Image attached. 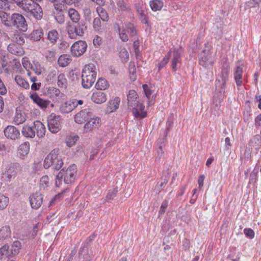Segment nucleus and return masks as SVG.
<instances>
[{
  "mask_svg": "<svg viewBox=\"0 0 261 261\" xmlns=\"http://www.w3.org/2000/svg\"><path fill=\"white\" fill-rule=\"evenodd\" d=\"M76 172L77 168L75 164L70 166L67 169H62L56 176V186H61L63 181L67 185L74 182L76 178Z\"/></svg>",
  "mask_w": 261,
  "mask_h": 261,
  "instance_id": "obj_1",
  "label": "nucleus"
},
{
  "mask_svg": "<svg viewBox=\"0 0 261 261\" xmlns=\"http://www.w3.org/2000/svg\"><path fill=\"white\" fill-rule=\"evenodd\" d=\"M22 9L27 13V16L30 18H34L36 20H41L43 16V12L41 6L32 0L28 1Z\"/></svg>",
  "mask_w": 261,
  "mask_h": 261,
  "instance_id": "obj_2",
  "label": "nucleus"
},
{
  "mask_svg": "<svg viewBox=\"0 0 261 261\" xmlns=\"http://www.w3.org/2000/svg\"><path fill=\"white\" fill-rule=\"evenodd\" d=\"M87 29L86 23L83 20L74 24L70 21H68L66 23V29L71 39H75L77 36H82Z\"/></svg>",
  "mask_w": 261,
  "mask_h": 261,
  "instance_id": "obj_3",
  "label": "nucleus"
},
{
  "mask_svg": "<svg viewBox=\"0 0 261 261\" xmlns=\"http://www.w3.org/2000/svg\"><path fill=\"white\" fill-rule=\"evenodd\" d=\"M96 79V72L92 70L90 65L85 66L83 70L82 84L84 88H90Z\"/></svg>",
  "mask_w": 261,
  "mask_h": 261,
  "instance_id": "obj_4",
  "label": "nucleus"
},
{
  "mask_svg": "<svg viewBox=\"0 0 261 261\" xmlns=\"http://www.w3.org/2000/svg\"><path fill=\"white\" fill-rule=\"evenodd\" d=\"M21 248V244L18 241H14L10 247L4 245L0 248V257L5 255L10 258L13 255L17 254Z\"/></svg>",
  "mask_w": 261,
  "mask_h": 261,
  "instance_id": "obj_5",
  "label": "nucleus"
},
{
  "mask_svg": "<svg viewBox=\"0 0 261 261\" xmlns=\"http://www.w3.org/2000/svg\"><path fill=\"white\" fill-rule=\"evenodd\" d=\"M10 27H14L22 32H25L28 30V23L25 17L18 13H14L11 15Z\"/></svg>",
  "mask_w": 261,
  "mask_h": 261,
  "instance_id": "obj_6",
  "label": "nucleus"
},
{
  "mask_svg": "<svg viewBox=\"0 0 261 261\" xmlns=\"http://www.w3.org/2000/svg\"><path fill=\"white\" fill-rule=\"evenodd\" d=\"M199 61L200 65L204 69L211 70L213 68L214 60L209 50H203L200 54Z\"/></svg>",
  "mask_w": 261,
  "mask_h": 261,
  "instance_id": "obj_7",
  "label": "nucleus"
},
{
  "mask_svg": "<svg viewBox=\"0 0 261 261\" xmlns=\"http://www.w3.org/2000/svg\"><path fill=\"white\" fill-rule=\"evenodd\" d=\"M115 25H116V24ZM117 26L120 38L124 42H126L128 40V37L126 33V30L128 33H129L131 36H134L137 34V31L134 24L130 22L125 23V28H121L118 24H117Z\"/></svg>",
  "mask_w": 261,
  "mask_h": 261,
  "instance_id": "obj_8",
  "label": "nucleus"
},
{
  "mask_svg": "<svg viewBox=\"0 0 261 261\" xmlns=\"http://www.w3.org/2000/svg\"><path fill=\"white\" fill-rule=\"evenodd\" d=\"M87 48V44L84 41H77L70 47L72 55L74 57H80L84 54Z\"/></svg>",
  "mask_w": 261,
  "mask_h": 261,
  "instance_id": "obj_9",
  "label": "nucleus"
},
{
  "mask_svg": "<svg viewBox=\"0 0 261 261\" xmlns=\"http://www.w3.org/2000/svg\"><path fill=\"white\" fill-rule=\"evenodd\" d=\"M61 117L51 114L48 118V129L50 132L56 134L59 132L61 128Z\"/></svg>",
  "mask_w": 261,
  "mask_h": 261,
  "instance_id": "obj_10",
  "label": "nucleus"
},
{
  "mask_svg": "<svg viewBox=\"0 0 261 261\" xmlns=\"http://www.w3.org/2000/svg\"><path fill=\"white\" fill-rule=\"evenodd\" d=\"M93 116L92 110L90 108H87L77 113L75 116L74 119L76 123L82 124L87 122L91 118L90 117Z\"/></svg>",
  "mask_w": 261,
  "mask_h": 261,
  "instance_id": "obj_11",
  "label": "nucleus"
},
{
  "mask_svg": "<svg viewBox=\"0 0 261 261\" xmlns=\"http://www.w3.org/2000/svg\"><path fill=\"white\" fill-rule=\"evenodd\" d=\"M130 109L132 110L133 115L137 118L142 119L147 115V113L144 110V106L141 102L136 103L134 106H132Z\"/></svg>",
  "mask_w": 261,
  "mask_h": 261,
  "instance_id": "obj_12",
  "label": "nucleus"
},
{
  "mask_svg": "<svg viewBox=\"0 0 261 261\" xmlns=\"http://www.w3.org/2000/svg\"><path fill=\"white\" fill-rule=\"evenodd\" d=\"M4 132L5 136L7 138L12 140L18 139L20 135L18 129L13 125H8L5 128Z\"/></svg>",
  "mask_w": 261,
  "mask_h": 261,
  "instance_id": "obj_13",
  "label": "nucleus"
},
{
  "mask_svg": "<svg viewBox=\"0 0 261 261\" xmlns=\"http://www.w3.org/2000/svg\"><path fill=\"white\" fill-rule=\"evenodd\" d=\"M87 121L86 123L84 125V128L86 129L87 132H90L93 129L97 128L100 124V119L98 117H95L93 115V117Z\"/></svg>",
  "mask_w": 261,
  "mask_h": 261,
  "instance_id": "obj_14",
  "label": "nucleus"
},
{
  "mask_svg": "<svg viewBox=\"0 0 261 261\" xmlns=\"http://www.w3.org/2000/svg\"><path fill=\"white\" fill-rule=\"evenodd\" d=\"M43 202L42 195L38 193L31 195L30 197V202L33 208L37 209L40 207Z\"/></svg>",
  "mask_w": 261,
  "mask_h": 261,
  "instance_id": "obj_15",
  "label": "nucleus"
},
{
  "mask_svg": "<svg viewBox=\"0 0 261 261\" xmlns=\"http://www.w3.org/2000/svg\"><path fill=\"white\" fill-rule=\"evenodd\" d=\"M30 97L33 102L42 109H46L50 102L49 100L41 98L36 93L31 94Z\"/></svg>",
  "mask_w": 261,
  "mask_h": 261,
  "instance_id": "obj_16",
  "label": "nucleus"
},
{
  "mask_svg": "<svg viewBox=\"0 0 261 261\" xmlns=\"http://www.w3.org/2000/svg\"><path fill=\"white\" fill-rule=\"evenodd\" d=\"M8 51L12 54L16 56H22L24 51L20 44L15 43H10L8 46Z\"/></svg>",
  "mask_w": 261,
  "mask_h": 261,
  "instance_id": "obj_17",
  "label": "nucleus"
},
{
  "mask_svg": "<svg viewBox=\"0 0 261 261\" xmlns=\"http://www.w3.org/2000/svg\"><path fill=\"white\" fill-rule=\"evenodd\" d=\"M53 153L55 156L53 158L52 166L54 169L58 170L63 165V162L61 156L57 153V151L54 150Z\"/></svg>",
  "mask_w": 261,
  "mask_h": 261,
  "instance_id": "obj_18",
  "label": "nucleus"
},
{
  "mask_svg": "<svg viewBox=\"0 0 261 261\" xmlns=\"http://www.w3.org/2000/svg\"><path fill=\"white\" fill-rule=\"evenodd\" d=\"M91 100L96 103H103L107 100L106 95L101 91L94 92L91 96Z\"/></svg>",
  "mask_w": 261,
  "mask_h": 261,
  "instance_id": "obj_19",
  "label": "nucleus"
},
{
  "mask_svg": "<svg viewBox=\"0 0 261 261\" xmlns=\"http://www.w3.org/2000/svg\"><path fill=\"white\" fill-rule=\"evenodd\" d=\"M34 126L35 130L36 131L37 136L38 137H43L45 135V127L41 121H35L34 122Z\"/></svg>",
  "mask_w": 261,
  "mask_h": 261,
  "instance_id": "obj_20",
  "label": "nucleus"
},
{
  "mask_svg": "<svg viewBox=\"0 0 261 261\" xmlns=\"http://www.w3.org/2000/svg\"><path fill=\"white\" fill-rule=\"evenodd\" d=\"M137 98L138 95L136 92L134 90H130L127 95V104L129 109H130L132 106H134L136 103L139 102Z\"/></svg>",
  "mask_w": 261,
  "mask_h": 261,
  "instance_id": "obj_21",
  "label": "nucleus"
},
{
  "mask_svg": "<svg viewBox=\"0 0 261 261\" xmlns=\"http://www.w3.org/2000/svg\"><path fill=\"white\" fill-rule=\"evenodd\" d=\"M173 59L172 60V68L175 71L178 64L180 63V52L176 49L173 50Z\"/></svg>",
  "mask_w": 261,
  "mask_h": 261,
  "instance_id": "obj_22",
  "label": "nucleus"
},
{
  "mask_svg": "<svg viewBox=\"0 0 261 261\" xmlns=\"http://www.w3.org/2000/svg\"><path fill=\"white\" fill-rule=\"evenodd\" d=\"M21 132L23 136L25 137L33 138L35 136L36 132L34 129V127L24 125Z\"/></svg>",
  "mask_w": 261,
  "mask_h": 261,
  "instance_id": "obj_23",
  "label": "nucleus"
},
{
  "mask_svg": "<svg viewBox=\"0 0 261 261\" xmlns=\"http://www.w3.org/2000/svg\"><path fill=\"white\" fill-rule=\"evenodd\" d=\"M0 62L1 64V67L5 73H9V69L8 67V62L6 59V54L4 51L0 50Z\"/></svg>",
  "mask_w": 261,
  "mask_h": 261,
  "instance_id": "obj_24",
  "label": "nucleus"
},
{
  "mask_svg": "<svg viewBox=\"0 0 261 261\" xmlns=\"http://www.w3.org/2000/svg\"><path fill=\"white\" fill-rule=\"evenodd\" d=\"M75 108V104L73 103L72 100H69L62 104L60 108V110L63 113H68L71 112Z\"/></svg>",
  "mask_w": 261,
  "mask_h": 261,
  "instance_id": "obj_25",
  "label": "nucleus"
},
{
  "mask_svg": "<svg viewBox=\"0 0 261 261\" xmlns=\"http://www.w3.org/2000/svg\"><path fill=\"white\" fill-rule=\"evenodd\" d=\"M68 15L72 20V23L74 24L80 21V15L79 12L74 9H69L68 10Z\"/></svg>",
  "mask_w": 261,
  "mask_h": 261,
  "instance_id": "obj_26",
  "label": "nucleus"
},
{
  "mask_svg": "<svg viewBox=\"0 0 261 261\" xmlns=\"http://www.w3.org/2000/svg\"><path fill=\"white\" fill-rule=\"evenodd\" d=\"M243 69L240 66H237L234 72V80L237 86L242 85Z\"/></svg>",
  "mask_w": 261,
  "mask_h": 261,
  "instance_id": "obj_27",
  "label": "nucleus"
},
{
  "mask_svg": "<svg viewBox=\"0 0 261 261\" xmlns=\"http://www.w3.org/2000/svg\"><path fill=\"white\" fill-rule=\"evenodd\" d=\"M0 18L3 23L6 27L11 26V16L3 11L0 10Z\"/></svg>",
  "mask_w": 261,
  "mask_h": 261,
  "instance_id": "obj_28",
  "label": "nucleus"
},
{
  "mask_svg": "<svg viewBox=\"0 0 261 261\" xmlns=\"http://www.w3.org/2000/svg\"><path fill=\"white\" fill-rule=\"evenodd\" d=\"M109 86V85L107 81L104 78L99 79L95 85V88L101 90L107 89Z\"/></svg>",
  "mask_w": 261,
  "mask_h": 261,
  "instance_id": "obj_29",
  "label": "nucleus"
},
{
  "mask_svg": "<svg viewBox=\"0 0 261 261\" xmlns=\"http://www.w3.org/2000/svg\"><path fill=\"white\" fill-rule=\"evenodd\" d=\"M11 229L9 226H4L0 229V240L9 238L11 235Z\"/></svg>",
  "mask_w": 261,
  "mask_h": 261,
  "instance_id": "obj_30",
  "label": "nucleus"
},
{
  "mask_svg": "<svg viewBox=\"0 0 261 261\" xmlns=\"http://www.w3.org/2000/svg\"><path fill=\"white\" fill-rule=\"evenodd\" d=\"M30 150V143L28 142L21 144L18 147V152L22 156L27 155Z\"/></svg>",
  "mask_w": 261,
  "mask_h": 261,
  "instance_id": "obj_31",
  "label": "nucleus"
},
{
  "mask_svg": "<svg viewBox=\"0 0 261 261\" xmlns=\"http://www.w3.org/2000/svg\"><path fill=\"white\" fill-rule=\"evenodd\" d=\"M150 6L153 11L161 10L163 7V3L160 0H153L150 2Z\"/></svg>",
  "mask_w": 261,
  "mask_h": 261,
  "instance_id": "obj_32",
  "label": "nucleus"
},
{
  "mask_svg": "<svg viewBox=\"0 0 261 261\" xmlns=\"http://www.w3.org/2000/svg\"><path fill=\"white\" fill-rule=\"evenodd\" d=\"M43 35V33L41 29L36 30L31 34V39L35 41H39L42 37Z\"/></svg>",
  "mask_w": 261,
  "mask_h": 261,
  "instance_id": "obj_33",
  "label": "nucleus"
},
{
  "mask_svg": "<svg viewBox=\"0 0 261 261\" xmlns=\"http://www.w3.org/2000/svg\"><path fill=\"white\" fill-rule=\"evenodd\" d=\"M15 81L21 87L25 89H29L30 87L29 84L20 75H16L15 77Z\"/></svg>",
  "mask_w": 261,
  "mask_h": 261,
  "instance_id": "obj_34",
  "label": "nucleus"
},
{
  "mask_svg": "<svg viewBox=\"0 0 261 261\" xmlns=\"http://www.w3.org/2000/svg\"><path fill=\"white\" fill-rule=\"evenodd\" d=\"M47 38L52 43H55L59 38L58 32L55 30L49 31L48 33Z\"/></svg>",
  "mask_w": 261,
  "mask_h": 261,
  "instance_id": "obj_35",
  "label": "nucleus"
},
{
  "mask_svg": "<svg viewBox=\"0 0 261 261\" xmlns=\"http://www.w3.org/2000/svg\"><path fill=\"white\" fill-rule=\"evenodd\" d=\"M70 59L68 58L66 55H61L58 59V63L61 67H66L70 62Z\"/></svg>",
  "mask_w": 261,
  "mask_h": 261,
  "instance_id": "obj_36",
  "label": "nucleus"
},
{
  "mask_svg": "<svg viewBox=\"0 0 261 261\" xmlns=\"http://www.w3.org/2000/svg\"><path fill=\"white\" fill-rule=\"evenodd\" d=\"M173 121L168 119L166 122V130L164 133V137L163 138H159V141H162L163 143H164L166 140V138L168 132L172 127Z\"/></svg>",
  "mask_w": 261,
  "mask_h": 261,
  "instance_id": "obj_37",
  "label": "nucleus"
},
{
  "mask_svg": "<svg viewBox=\"0 0 261 261\" xmlns=\"http://www.w3.org/2000/svg\"><path fill=\"white\" fill-rule=\"evenodd\" d=\"M55 156L53 153V150H52L49 154L47 155L44 161V167L45 168L47 169L50 166H52L53 158Z\"/></svg>",
  "mask_w": 261,
  "mask_h": 261,
  "instance_id": "obj_38",
  "label": "nucleus"
},
{
  "mask_svg": "<svg viewBox=\"0 0 261 261\" xmlns=\"http://www.w3.org/2000/svg\"><path fill=\"white\" fill-rule=\"evenodd\" d=\"M96 11L98 14L99 18L102 21H107L109 19V16L107 12L103 8L99 7L97 8Z\"/></svg>",
  "mask_w": 261,
  "mask_h": 261,
  "instance_id": "obj_39",
  "label": "nucleus"
},
{
  "mask_svg": "<svg viewBox=\"0 0 261 261\" xmlns=\"http://www.w3.org/2000/svg\"><path fill=\"white\" fill-rule=\"evenodd\" d=\"M128 71L130 74V79L133 81H135L136 80V67L134 62H130L129 63Z\"/></svg>",
  "mask_w": 261,
  "mask_h": 261,
  "instance_id": "obj_40",
  "label": "nucleus"
},
{
  "mask_svg": "<svg viewBox=\"0 0 261 261\" xmlns=\"http://www.w3.org/2000/svg\"><path fill=\"white\" fill-rule=\"evenodd\" d=\"M9 199L4 194H0V209L3 210L7 207L9 203Z\"/></svg>",
  "mask_w": 261,
  "mask_h": 261,
  "instance_id": "obj_41",
  "label": "nucleus"
},
{
  "mask_svg": "<svg viewBox=\"0 0 261 261\" xmlns=\"http://www.w3.org/2000/svg\"><path fill=\"white\" fill-rule=\"evenodd\" d=\"M137 12L139 15L140 19L141 21L144 23H147L146 17L144 13L143 6L138 7L137 8Z\"/></svg>",
  "mask_w": 261,
  "mask_h": 261,
  "instance_id": "obj_42",
  "label": "nucleus"
},
{
  "mask_svg": "<svg viewBox=\"0 0 261 261\" xmlns=\"http://www.w3.org/2000/svg\"><path fill=\"white\" fill-rule=\"evenodd\" d=\"M66 79L64 74H60L58 77V85L61 88L66 87Z\"/></svg>",
  "mask_w": 261,
  "mask_h": 261,
  "instance_id": "obj_43",
  "label": "nucleus"
},
{
  "mask_svg": "<svg viewBox=\"0 0 261 261\" xmlns=\"http://www.w3.org/2000/svg\"><path fill=\"white\" fill-rule=\"evenodd\" d=\"M50 93L52 96H55L58 99L62 98L64 96V94L61 92L60 90L56 88L51 89Z\"/></svg>",
  "mask_w": 261,
  "mask_h": 261,
  "instance_id": "obj_44",
  "label": "nucleus"
},
{
  "mask_svg": "<svg viewBox=\"0 0 261 261\" xmlns=\"http://www.w3.org/2000/svg\"><path fill=\"white\" fill-rule=\"evenodd\" d=\"M25 121V117L22 115L21 113H16L14 121L15 124L16 125H19V124H21Z\"/></svg>",
  "mask_w": 261,
  "mask_h": 261,
  "instance_id": "obj_45",
  "label": "nucleus"
},
{
  "mask_svg": "<svg viewBox=\"0 0 261 261\" xmlns=\"http://www.w3.org/2000/svg\"><path fill=\"white\" fill-rule=\"evenodd\" d=\"M118 192V188H115L112 190H110L106 196V200L107 201H110L113 199L114 197L116 196Z\"/></svg>",
  "mask_w": 261,
  "mask_h": 261,
  "instance_id": "obj_46",
  "label": "nucleus"
},
{
  "mask_svg": "<svg viewBox=\"0 0 261 261\" xmlns=\"http://www.w3.org/2000/svg\"><path fill=\"white\" fill-rule=\"evenodd\" d=\"M49 184V178L48 176H42L40 179V187L41 188L45 189Z\"/></svg>",
  "mask_w": 261,
  "mask_h": 261,
  "instance_id": "obj_47",
  "label": "nucleus"
},
{
  "mask_svg": "<svg viewBox=\"0 0 261 261\" xmlns=\"http://www.w3.org/2000/svg\"><path fill=\"white\" fill-rule=\"evenodd\" d=\"M170 53H171L170 52H169L168 55L167 56H166L164 57V58L163 59V60L159 64V65H158L159 70H161L168 63L169 59V57L170 56Z\"/></svg>",
  "mask_w": 261,
  "mask_h": 261,
  "instance_id": "obj_48",
  "label": "nucleus"
},
{
  "mask_svg": "<svg viewBox=\"0 0 261 261\" xmlns=\"http://www.w3.org/2000/svg\"><path fill=\"white\" fill-rule=\"evenodd\" d=\"M93 26L95 31H99L101 27L100 18L99 17L94 18L93 21Z\"/></svg>",
  "mask_w": 261,
  "mask_h": 261,
  "instance_id": "obj_49",
  "label": "nucleus"
},
{
  "mask_svg": "<svg viewBox=\"0 0 261 261\" xmlns=\"http://www.w3.org/2000/svg\"><path fill=\"white\" fill-rule=\"evenodd\" d=\"M228 74H226V73H223L221 72V80H220L219 81V82H220V84L221 83V82H222V84L221 85V88L222 89H224L225 87L226 83L227 81L228 80Z\"/></svg>",
  "mask_w": 261,
  "mask_h": 261,
  "instance_id": "obj_50",
  "label": "nucleus"
},
{
  "mask_svg": "<svg viewBox=\"0 0 261 261\" xmlns=\"http://www.w3.org/2000/svg\"><path fill=\"white\" fill-rule=\"evenodd\" d=\"M142 87L146 96L148 99H149L150 96L153 93L154 91L150 89L146 84L143 85Z\"/></svg>",
  "mask_w": 261,
  "mask_h": 261,
  "instance_id": "obj_51",
  "label": "nucleus"
},
{
  "mask_svg": "<svg viewBox=\"0 0 261 261\" xmlns=\"http://www.w3.org/2000/svg\"><path fill=\"white\" fill-rule=\"evenodd\" d=\"M67 190L66 189V190L63 191V192L57 194L50 201V205H52L54 204L56 201H59L63 197V194L65 193V192Z\"/></svg>",
  "mask_w": 261,
  "mask_h": 261,
  "instance_id": "obj_52",
  "label": "nucleus"
},
{
  "mask_svg": "<svg viewBox=\"0 0 261 261\" xmlns=\"http://www.w3.org/2000/svg\"><path fill=\"white\" fill-rule=\"evenodd\" d=\"M257 173H258V170L255 169H254L253 171L251 172V173L250 175V179H249V182L250 184L256 182Z\"/></svg>",
  "mask_w": 261,
  "mask_h": 261,
  "instance_id": "obj_53",
  "label": "nucleus"
},
{
  "mask_svg": "<svg viewBox=\"0 0 261 261\" xmlns=\"http://www.w3.org/2000/svg\"><path fill=\"white\" fill-rule=\"evenodd\" d=\"M8 1L0 0V10H10V5L8 3Z\"/></svg>",
  "mask_w": 261,
  "mask_h": 261,
  "instance_id": "obj_54",
  "label": "nucleus"
},
{
  "mask_svg": "<svg viewBox=\"0 0 261 261\" xmlns=\"http://www.w3.org/2000/svg\"><path fill=\"white\" fill-rule=\"evenodd\" d=\"M245 236L250 239H253L254 237V231L251 228H245L244 230Z\"/></svg>",
  "mask_w": 261,
  "mask_h": 261,
  "instance_id": "obj_55",
  "label": "nucleus"
},
{
  "mask_svg": "<svg viewBox=\"0 0 261 261\" xmlns=\"http://www.w3.org/2000/svg\"><path fill=\"white\" fill-rule=\"evenodd\" d=\"M261 2V0H250L246 3V5L250 8L255 7Z\"/></svg>",
  "mask_w": 261,
  "mask_h": 261,
  "instance_id": "obj_56",
  "label": "nucleus"
},
{
  "mask_svg": "<svg viewBox=\"0 0 261 261\" xmlns=\"http://www.w3.org/2000/svg\"><path fill=\"white\" fill-rule=\"evenodd\" d=\"M56 51L55 50H48L46 53V57L49 60L54 59L56 55Z\"/></svg>",
  "mask_w": 261,
  "mask_h": 261,
  "instance_id": "obj_57",
  "label": "nucleus"
},
{
  "mask_svg": "<svg viewBox=\"0 0 261 261\" xmlns=\"http://www.w3.org/2000/svg\"><path fill=\"white\" fill-rule=\"evenodd\" d=\"M120 57L124 58V61L127 62L129 58V55L126 49L123 48L120 52Z\"/></svg>",
  "mask_w": 261,
  "mask_h": 261,
  "instance_id": "obj_58",
  "label": "nucleus"
},
{
  "mask_svg": "<svg viewBox=\"0 0 261 261\" xmlns=\"http://www.w3.org/2000/svg\"><path fill=\"white\" fill-rule=\"evenodd\" d=\"M13 2L20 8H22L25 4L28 3V0H13Z\"/></svg>",
  "mask_w": 261,
  "mask_h": 261,
  "instance_id": "obj_59",
  "label": "nucleus"
},
{
  "mask_svg": "<svg viewBox=\"0 0 261 261\" xmlns=\"http://www.w3.org/2000/svg\"><path fill=\"white\" fill-rule=\"evenodd\" d=\"M229 65L228 63H224L222 67V72L226 73V74L228 75L229 72Z\"/></svg>",
  "mask_w": 261,
  "mask_h": 261,
  "instance_id": "obj_60",
  "label": "nucleus"
},
{
  "mask_svg": "<svg viewBox=\"0 0 261 261\" xmlns=\"http://www.w3.org/2000/svg\"><path fill=\"white\" fill-rule=\"evenodd\" d=\"M139 41L138 40H136L134 42V43H133V47H134V51L135 53V54L137 56L139 53H140V51H139Z\"/></svg>",
  "mask_w": 261,
  "mask_h": 261,
  "instance_id": "obj_61",
  "label": "nucleus"
},
{
  "mask_svg": "<svg viewBox=\"0 0 261 261\" xmlns=\"http://www.w3.org/2000/svg\"><path fill=\"white\" fill-rule=\"evenodd\" d=\"M7 93V89L2 81H0V94L4 95Z\"/></svg>",
  "mask_w": 261,
  "mask_h": 261,
  "instance_id": "obj_62",
  "label": "nucleus"
},
{
  "mask_svg": "<svg viewBox=\"0 0 261 261\" xmlns=\"http://www.w3.org/2000/svg\"><path fill=\"white\" fill-rule=\"evenodd\" d=\"M56 19L60 24H62L65 21L64 15L61 14L56 17Z\"/></svg>",
  "mask_w": 261,
  "mask_h": 261,
  "instance_id": "obj_63",
  "label": "nucleus"
},
{
  "mask_svg": "<svg viewBox=\"0 0 261 261\" xmlns=\"http://www.w3.org/2000/svg\"><path fill=\"white\" fill-rule=\"evenodd\" d=\"M255 125L256 126H261V114L256 117L255 119Z\"/></svg>",
  "mask_w": 261,
  "mask_h": 261,
  "instance_id": "obj_64",
  "label": "nucleus"
}]
</instances>
